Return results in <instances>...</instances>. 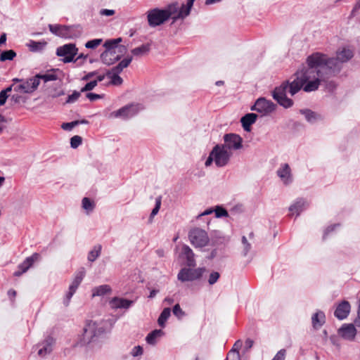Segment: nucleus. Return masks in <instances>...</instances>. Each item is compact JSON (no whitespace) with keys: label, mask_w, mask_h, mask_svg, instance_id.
<instances>
[{"label":"nucleus","mask_w":360,"mask_h":360,"mask_svg":"<svg viewBox=\"0 0 360 360\" xmlns=\"http://www.w3.org/2000/svg\"><path fill=\"white\" fill-rule=\"evenodd\" d=\"M205 271V268L193 269L189 266L188 268L184 267L178 273L177 279L182 283L194 281L200 279Z\"/></svg>","instance_id":"nucleus-6"},{"label":"nucleus","mask_w":360,"mask_h":360,"mask_svg":"<svg viewBox=\"0 0 360 360\" xmlns=\"http://www.w3.org/2000/svg\"><path fill=\"white\" fill-rule=\"evenodd\" d=\"M150 51L149 44H143L131 50V53L136 57H142L146 55Z\"/></svg>","instance_id":"nucleus-30"},{"label":"nucleus","mask_w":360,"mask_h":360,"mask_svg":"<svg viewBox=\"0 0 360 360\" xmlns=\"http://www.w3.org/2000/svg\"><path fill=\"white\" fill-rule=\"evenodd\" d=\"M91 291L92 297L103 296L105 295L110 294L112 289L109 285H101L94 287Z\"/></svg>","instance_id":"nucleus-27"},{"label":"nucleus","mask_w":360,"mask_h":360,"mask_svg":"<svg viewBox=\"0 0 360 360\" xmlns=\"http://www.w3.org/2000/svg\"><path fill=\"white\" fill-rule=\"evenodd\" d=\"M8 98V94H5V91L0 92V105H2L5 104L6 99Z\"/></svg>","instance_id":"nucleus-55"},{"label":"nucleus","mask_w":360,"mask_h":360,"mask_svg":"<svg viewBox=\"0 0 360 360\" xmlns=\"http://www.w3.org/2000/svg\"><path fill=\"white\" fill-rule=\"evenodd\" d=\"M307 206V203L305 200L303 199H299L290 207L289 210L292 215L295 214L297 216H298L300 212L306 208Z\"/></svg>","instance_id":"nucleus-21"},{"label":"nucleus","mask_w":360,"mask_h":360,"mask_svg":"<svg viewBox=\"0 0 360 360\" xmlns=\"http://www.w3.org/2000/svg\"><path fill=\"white\" fill-rule=\"evenodd\" d=\"M277 174L285 184L292 182L290 169L288 164H285L281 169H278Z\"/></svg>","instance_id":"nucleus-20"},{"label":"nucleus","mask_w":360,"mask_h":360,"mask_svg":"<svg viewBox=\"0 0 360 360\" xmlns=\"http://www.w3.org/2000/svg\"><path fill=\"white\" fill-rule=\"evenodd\" d=\"M258 117L257 114L255 113H248L240 119V122L243 128L246 131H250L251 129V125L254 124Z\"/></svg>","instance_id":"nucleus-19"},{"label":"nucleus","mask_w":360,"mask_h":360,"mask_svg":"<svg viewBox=\"0 0 360 360\" xmlns=\"http://www.w3.org/2000/svg\"><path fill=\"white\" fill-rule=\"evenodd\" d=\"M142 354H143V348L141 346H136L131 351V356H133L134 357L141 356V355H142Z\"/></svg>","instance_id":"nucleus-50"},{"label":"nucleus","mask_w":360,"mask_h":360,"mask_svg":"<svg viewBox=\"0 0 360 360\" xmlns=\"http://www.w3.org/2000/svg\"><path fill=\"white\" fill-rule=\"evenodd\" d=\"M179 257L185 260L186 265L189 267H193L196 264L195 255L193 250L186 245L181 247Z\"/></svg>","instance_id":"nucleus-14"},{"label":"nucleus","mask_w":360,"mask_h":360,"mask_svg":"<svg viewBox=\"0 0 360 360\" xmlns=\"http://www.w3.org/2000/svg\"><path fill=\"white\" fill-rule=\"evenodd\" d=\"M221 145L233 153L234 150L243 148V139L236 134H226L224 136V143Z\"/></svg>","instance_id":"nucleus-10"},{"label":"nucleus","mask_w":360,"mask_h":360,"mask_svg":"<svg viewBox=\"0 0 360 360\" xmlns=\"http://www.w3.org/2000/svg\"><path fill=\"white\" fill-rule=\"evenodd\" d=\"M160 205H161V197H158L155 200V206L153 209V210L150 213V217H153L158 213L159 210L160 208Z\"/></svg>","instance_id":"nucleus-43"},{"label":"nucleus","mask_w":360,"mask_h":360,"mask_svg":"<svg viewBox=\"0 0 360 360\" xmlns=\"http://www.w3.org/2000/svg\"><path fill=\"white\" fill-rule=\"evenodd\" d=\"M300 112L301 114H302L305 116L306 120L309 122L312 123V122H315L319 117V115L316 113H315L314 112H312L310 110H300Z\"/></svg>","instance_id":"nucleus-36"},{"label":"nucleus","mask_w":360,"mask_h":360,"mask_svg":"<svg viewBox=\"0 0 360 360\" xmlns=\"http://www.w3.org/2000/svg\"><path fill=\"white\" fill-rule=\"evenodd\" d=\"M97 86V81H91L87 83L83 88H82L81 91H89L94 89Z\"/></svg>","instance_id":"nucleus-47"},{"label":"nucleus","mask_w":360,"mask_h":360,"mask_svg":"<svg viewBox=\"0 0 360 360\" xmlns=\"http://www.w3.org/2000/svg\"><path fill=\"white\" fill-rule=\"evenodd\" d=\"M6 41V34L5 33H4L0 37V46L5 44Z\"/></svg>","instance_id":"nucleus-63"},{"label":"nucleus","mask_w":360,"mask_h":360,"mask_svg":"<svg viewBox=\"0 0 360 360\" xmlns=\"http://www.w3.org/2000/svg\"><path fill=\"white\" fill-rule=\"evenodd\" d=\"M195 0H187V3L186 5H184V6L186 7V8H188V11L190 13L191 12V9L193 5V2H194Z\"/></svg>","instance_id":"nucleus-60"},{"label":"nucleus","mask_w":360,"mask_h":360,"mask_svg":"<svg viewBox=\"0 0 360 360\" xmlns=\"http://www.w3.org/2000/svg\"><path fill=\"white\" fill-rule=\"evenodd\" d=\"M158 292V290H152L150 291V295H149V296H148V297H149L150 298H153V297H154L156 295V294H157Z\"/></svg>","instance_id":"nucleus-64"},{"label":"nucleus","mask_w":360,"mask_h":360,"mask_svg":"<svg viewBox=\"0 0 360 360\" xmlns=\"http://www.w3.org/2000/svg\"><path fill=\"white\" fill-rule=\"evenodd\" d=\"M103 333V329L99 327L97 322L90 321L84 328L83 333L79 341L80 345H88L94 338Z\"/></svg>","instance_id":"nucleus-4"},{"label":"nucleus","mask_w":360,"mask_h":360,"mask_svg":"<svg viewBox=\"0 0 360 360\" xmlns=\"http://www.w3.org/2000/svg\"><path fill=\"white\" fill-rule=\"evenodd\" d=\"M216 217L219 218L222 217H228V212L220 206H217L214 209Z\"/></svg>","instance_id":"nucleus-42"},{"label":"nucleus","mask_w":360,"mask_h":360,"mask_svg":"<svg viewBox=\"0 0 360 360\" xmlns=\"http://www.w3.org/2000/svg\"><path fill=\"white\" fill-rule=\"evenodd\" d=\"M86 274V270L84 267L80 268L75 274V277L70 287L75 290L77 289Z\"/></svg>","instance_id":"nucleus-26"},{"label":"nucleus","mask_w":360,"mask_h":360,"mask_svg":"<svg viewBox=\"0 0 360 360\" xmlns=\"http://www.w3.org/2000/svg\"><path fill=\"white\" fill-rule=\"evenodd\" d=\"M286 356V350L284 349H281L277 352L271 360H285Z\"/></svg>","instance_id":"nucleus-48"},{"label":"nucleus","mask_w":360,"mask_h":360,"mask_svg":"<svg viewBox=\"0 0 360 360\" xmlns=\"http://www.w3.org/2000/svg\"><path fill=\"white\" fill-rule=\"evenodd\" d=\"M16 56V53L13 50H8L3 51L0 55V60H11Z\"/></svg>","instance_id":"nucleus-38"},{"label":"nucleus","mask_w":360,"mask_h":360,"mask_svg":"<svg viewBox=\"0 0 360 360\" xmlns=\"http://www.w3.org/2000/svg\"><path fill=\"white\" fill-rule=\"evenodd\" d=\"M354 323L356 326L360 327V309L359 308H358L357 317L355 319Z\"/></svg>","instance_id":"nucleus-61"},{"label":"nucleus","mask_w":360,"mask_h":360,"mask_svg":"<svg viewBox=\"0 0 360 360\" xmlns=\"http://www.w3.org/2000/svg\"><path fill=\"white\" fill-rule=\"evenodd\" d=\"M167 20L172 18L174 21L184 19L189 15L188 8L184 4L180 6L177 2L172 3L164 8Z\"/></svg>","instance_id":"nucleus-5"},{"label":"nucleus","mask_w":360,"mask_h":360,"mask_svg":"<svg viewBox=\"0 0 360 360\" xmlns=\"http://www.w3.org/2000/svg\"><path fill=\"white\" fill-rule=\"evenodd\" d=\"M77 290L72 288L69 287V290L66 295L65 300L64 301V303L66 306H68L70 303V299L74 295V293L76 292Z\"/></svg>","instance_id":"nucleus-49"},{"label":"nucleus","mask_w":360,"mask_h":360,"mask_svg":"<svg viewBox=\"0 0 360 360\" xmlns=\"http://www.w3.org/2000/svg\"><path fill=\"white\" fill-rule=\"evenodd\" d=\"M170 314H171V310L169 308L167 307L163 309V311L160 314V315L158 318V324L160 326H162V327L165 326V323L167 321V320L168 319V318L169 317Z\"/></svg>","instance_id":"nucleus-34"},{"label":"nucleus","mask_w":360,"mask_h":360,"mask_svg":"<svg viewBox=\"0 0 360 360\" xmlns=\"http://www.w3.org/2000/svg\"><path fill=\"white\" fill-rule=\"evenodd\" d=\"M141 109V106L138 104L127 105L117 110L110 112L108 115V118L128 119L136 115Z\"/></svg>","instance_id":"nucleus-7"},{"label":"nucleus","mask_w":360,"mask_h":360,"mask_svg":"<svg viewBox=\"0 0 360 360\" xmlns=\"http://www.w3.org/2000/svg\"><path fill=\"white\" fill-rule=\"evenodd\" d=\"M120 73H116L112 71L107 72V76L111 79V84L113 85H120L123 82L122 77L119 76Z\"/></svg>","instance_id":"nucleus-37"},{"label":"nucleus","mask_w":360,"mask_h":360,"mask_svg":"<svg viewBox=\"0 0 360 360\" xmlns=\"http://www.w3.org/2000/svg\"><path fill=\"white\" fill-rule=\"evenodd\" d=\"M213 212H214V210H213V209H212V208L207 209V210H205L203 212H202L201 214H200L198 216V218L201 217H202V216H205V215L210 214H212Z\"/></svg>","instance_id":"nucleus-59"},{"label":"nucleus","mask_w":360,"mask_h":360,"mask_svg":"<svg viewBox=\"0 0 360 360\" xmlns=\"http://www.w3.org/2000/svg\"><path fill=\"white\" fill-rule=\"evenodd\" d=\"M86 96L87 98H89L91 101H96L97 99L102 98L101 95L94 94V93H88V94H86Z\"/></svg>","instance_id":"nucleus-53"},{"label":"nucleus","mask_w":360,"mask_h":360,"mask_svg":"<svg viewBox=\"0 0 360 360\" xmlns=\"http://www.w3.org/2000/svg\"><path fill=\"white\" fill-rule=\"evenodd\" d=\"M359 12H360V2L355 6L354 9L352 10V14L353 15H355L356 13Z\"/></svg>","instance_id":"nucleus-62"},{"label":"nucleus","mask_w":360,"mask_h":360,"mask_svg":"<svg viewBox=\"0 0 360 360\" xmlns=\"http://www.w3.org/2000/svg\"><path fill=\"white\" fill-rule=\"evenodd\" d=\"M132 300H129L124 298L115 297L110 300L109 305L112 309H129L133 304Z\"/></svg>","instance_id":"nucleus-16"},{"label":"nucleus","mask_w":360,"mask_h":360,"mask_svg":"<svg viewBox=\"0 0 360 360\" xmlns=\"http://www.w3.org/2000/svg\"><path fill=\"white\" fill-rule=\"evenodd\" d=\"M242 345H243V342L241 340H239L236 341L235 342V344L233 345L232 349L229 352L239 353V350L242 347Z\"/></svg>","instance_id":"nucleus-51"},{"label":"nucleus","mask_w":360,"mask_h":360,"mask_svg":"<svg viewBox=\"0 0 360 360\" xmlns=\"http://www.w3.org/2000/svg\"><path fill=\"white\" fill-rule=\"evenodd\" d=\"M220 275L217 271L212 272L208 278V283L210 285L214 284L219 279Z\"/></svg>","instance_id":"nucleus-45"},{"label":"nucleus","mask_w":360,"mask_h":360,"mask_svg":"<svg viewBox=\"0 0 360 360\" xmlns=\"http://www.w3.org/2000/svg\"><path fill=\"white\" fill-rule=\"evenodd\" d=\"M78 49L73 44H65L57 49L56 54L60 57H63L64 63H70L73 61L75 56L77 53Z\"/></svg>","instance_id":"nucleus-11"},{"label":"nucleus","mask_w":360,"mask_h":360,"mask_svg":"<svg viewBox=\"0 0 360 360\" xmlns=\"http://www.w3.org/2000/svg\"><path fill=\"white\" fill-rule=\"evenodd\" d=\"M49 27L51 32L58 37H67L68 36V28L66 26L60 25H49Z\"/></svg>","instance_id":"nucleus-23"},{"label":"nucleus","mask_w":360,"mask_h":360,"mask_svg":"<svg viewBox=\"0 0 360 360\" xmlns=\"http://www.w3.org/2000/svg\"><path fill=\"white\" fill-rule=\"evenodd\" d=\"M338 224H334L333 226H328L325 232H324V235H323V238H326V236L330 232V231H333L335 229V226H337Z\"/></svg>","instance_id":"nucleus-58"},{"label":"nucleus","mask_w":360,"mask_h":360,"mask_svg":"<svg viewBox=\"0 0 360 360\" xmlns=\"http://www.w3.org/2000/svg\"><path fill=\"white\" fill-rule=\"evenodd\" d=\"M339 335L345 340H353L356 330L353 324H344L338 330Z\"/></svg>","instance_id":"nucleus-17"},{"label":"nucleus","mask_w":360,"mask_h":360,"mask_svg":"<svg viewBox=\"0 0 360 360\" xmlns=\"http://www.w3.org/2000/svg\"><path fill=\"white\" fill-rule=\"evenodd\" d=\"M79 96L80 93L79 91H75L71 95L68 96L66 103H72L75 102L79 98Z\"/></svg>","instance_id":"nucleus-46"},{"label":"nucleus","mask_w":360,"mask_h":360,"mask_svg":"<svg viewBox=\"0 0 360 360\" xmlns=\"http://www.w3.org/2000/svg\"><path fill=\"white\" fill-rule=\"evenodd\" d=\"M226 360H240L239 353L229 352Z\"/></svg>","instance_id":"nucleus-52"},{"label":"nucleus","mask_w":360,"mask_h":360,"mask_svg":"<svg viewBox=\"0 0 360 360\" xmlns=\"http://www.w3.org/2000/svg\"><path fill=\"white\" fill-rule=\"evenodd\" d=\"M131 60H132V56H128V57L125 58L124 59H123L122 60H121L117 65L112 68L110 71L116 72V73H120L124 68H126L127 67L129 66V65L130 64Z\"/></svg>","instance_id":"nucleus-29"},{"label":"nucleus","mask_w":360,"mask_h":360,"mask_svg":"<svg viewBox=\"0 0 360 360\" xmlns=\"http://www.w3.org/2000/svg\"><path fill=\"white\" fill-rule=\"evenodd\" d=\"M251 249V244L248 242L245 236H243L241 239L240 252L243 256H247Z\"/></svg>","instance_id":"nucleus-35"},{"label":"nucleus","mask_w":360,"mask_h":360,"mask_svg":"<svg viewBox=\"0 0 360 360\" xmlns=\"http://www.w3.org/2000/svg\"><path fill=\"white\" fill-rule=\"evenodd\" d=\"M146 16L148 25L151 27L161 25L167 20L164 9L158 8L148 10Z\"/></svg>","instance_id":"nucleus-9"},{"label":"nucleus","mask_w":360,"mask_h":360,"mask_svg":"<svg viewBox=\"0 0 360 360\" xmlns=\"http://www.w3.org/2000/svg\"><path fill=\"white\" fill-rule=\"evenodd\" d=\"M173 314L178 317L179 319H181L184 316V311L181 309L180 307V305L179 304H176L173 307Z\"/></svg>","instance_id":"nucleus-44"},{"label":"nucleus","mask_w":360,"mask_h":360,"mask_svg":"<svg viewBox=\"0 0 360 360\" xmlns=\"http://www.w3.org/2000/svg\"><path fill=\"white\" fill-rule=\"evenodd\" d=\"M253 340L247 339L245 342V351L248 352L253 346Z\"/></svg>","instance_id":"nucleus-56"},{"label":"nucleus","mask_w":360,"mask_h":360,"mask_svg":"<svg viewBox=\"0 0 360 360\" xmlns=\"http://www.w3.org/2000/svg\"><path fill=\"white\" fill-rule=\"evenodd\" d=\"M82 142V139L78 135H75L70 139V146L72 148H77Z\"/></svg>","instance_id":"nucleus-41"},{"label":"nucleus","mask_w":360,"mask_h":360,"mask_svg":"<svg viewBox=\"0 0 360 360\" xmlns=\"http://www.w3.org/2000/svg\"><path fill=\"white\" fill-rule=\"evenodd\" d=\"M82 207L84 210H85L87 214H89L90 212H91L94 207L95 204L94 201L91 200L88 198H84L82 201Z\"/></svg>","instance_id":"nucleus-33"},{"label":"nucleus","mask_w":360,"mask_h":360,"mask_svg":"<svg viewBox=\"0 0 360 360\" xmlns=\"http://www.w3.org/2000/svg\"><path fill=\"white\" fill-rule=\"evenodd\" d=\"M122 39L119 37L107 40L104 46L105 51L101 55V58L103 63L110 65L120 60L124 56L127 49L125 46L120 45Z\"/></svg>","instance_id":"nucleus-2"},{"label":"nucleus","mask_w":360,"mask_h":360,"mask_svg":"<svg viewBox=\"0 0 360 360\" xmlns=\"http://www.w3.org/2000/svg\"><path fill=\"white\" fill-rule=\"evenodd\" d=\"M103 40L101 39H94L90 41H88L85 44V47L87 49H96L97 46H98L101 43Z\"/></svg>","instance_id":"nucleus-40"},{"label":"nucleus","mask_w":360,"mask_h":360,"mask_svg":"<svg viewBox=\"0 0 360 360\" xmlns=\"http://www.w3.org/2000/svg\"><path fill=\"white\" fill-rule=\"evenodd\" d=\"M250 109L257 112L261 117L266 116L270 113V102L264 98H259Z\"/></svg>","instance_id":"nucleus-13"},{"label":"nucleus","mask_w":360,"mask_h":360,"mask_svg":"<svg viewBox=\"0 0 360 360\" xmlns=\"http://www.w3.org/2000/svg\"><path fill=\"white\" fill-rule=\"evenodd\" d=\"M326 316L323 311H319L311 317L313 327L316 329L321 328L325 323Z\"/></svg>","instance_id":"nucleus-24"},{"label":"nucleus","mask_w":360,"mask_h":360,"mask_svg":"<svg viewBox=\"0 0 360 360\" xmlns=\"http://www.w3.org/2000/svg\"><path fill=\"white\" fill-rule=\"evenodd\" d=\"M40 256L37 253H34L32 256L27 257L22 264L18 266L19 269H22V272H26L33 264L39 260Z\"/></svg>","instance_id":"nucleus-22"},{"label":"nucleus","mask_w":360,"mask_h":360,"mask_svg":"<svg viewBox=\"0 0 360 360\" xmlns=\"http://www.w3.org/2000/svg\"><path fill=\"white\" fill-rule=\"evenodd\" d=\"M60 75V71L58 70H54L51 72H48L46 74L44 75H37V76H39V81L40 82L41 79L44 80V82H47L49 81H55L59 79Z\"/></svg>","instance_id":"nucleus-25"},{"label":"nucleus","mask_w":360,"mask_h":360,"mask_svg":"<svg viewBox=\"0 0 360 360\" xmlns=\"http://www.w3.org/2000/svg\"><path fill=\"white\" fill-rule=\"evenodd\" d=\"M87 123H88V121L86 120H82L81 121L76 120V121H73L71 122L63 123L62 124V128L64 130L70 131L73 127L77 126L79 124H87Z\"/></svg>","instance_id":"nucleus-39"},{"label":"nucleus","mask_w":360,"mask_h":360,"mask_svg":"<svg viewBox=\"0 0 360 360\" xmlns=\"http://www.w3.org/2000/svg\"><path fill=\"white\" fill-rule=\"evenodd\" d=\"M188 237L191 243L195 248L205 247L210 242L207 232L199 228L191 230Z\"/></svg>","instance_id":"nucleus-8"},{"label":"nucleus","mask_w":360,"mask_h":360,"mask_svg":"<svg viewBox=\"0 0 360 360\" xmlns=\"http://www.w3.org/2000/svg\"><path fill=\"white\" fill-rule=\"evenodd\" d=\"M100 14L105 16H111L115 14V11L112 9H101Z\"/></svg>","instance_id":"nucleus-54"},{"label":"nucleus","mask_w":360,"mask_h":360,"mask_svg":"<svg viewBox=\"0 0 360 360\" xmlns=\"http://www.w3.org/2000/svg\"><path fill=\"white\" fill-rule=\"evenodd\" d=\"M353 56L354 51L349 46L340 47L336 51L335 57L333 58L319 52L312 53L307 58V66H303L296 72V78L292 82L285 81L276 88L272 93L273 98L285 108L291 107L293 101L287 98V92L294 96L302 87L306 92L318 89L321 82H327L328 79L338 74L342 65Z\"/></svg>","instance_id":"nucleus-1"},{"label":"nucleus","mask_w":360,"mask_h":360,"mask_svg":"<svg viewBox=\"0 0 360 360\" xmlns=\"http://www.w3.org/2000/svg\"><path fill=\"white\" fill-rule=\"evenodd\" d=\"M163 335L164 332L162 330L156 329L146 336V340L149 345H154Z\"/></svg>","instance_id":"nucleus-28"},{"label":"nucleus","mask_w":360,"mask_h":360,"mask_svg":"<svg viewBox=\"0 0 360 360\" xmlns=\"http://www.w3.org/2000/svg\"><path fill=\"white\" fill-rule=\"evenodd\" d=\"M46 45V41H35L33 40H30L29 41V42L27 43V46L31 51L33 52L39 51L42 50Z\"/></svg>","instance_id":"nucleus-31"},{"label":"nucleus","mask_w":360,"mask_h":360,"mask_svg":"<svg viewBox=\"0 0 360 360\" xmlns=\"http://www.w3.org/2000/svg\"><path fill=\"white\" fill-rule=\"evenodd\" d=\"M96 74H97V72L96 71L89 72L88 74L84 75L82 79L84 81H87V80L90 79L91 77H93L94 76H95Z\"/></svg>","instance_id":"nucleus-57"},{"label":"nucleus","mask_w":360,"mask_h":360,"mask_svg":"<svg viewBox=\"0 0 360 360\" xmlns=\"http://www.w3.org/2000/svg\"><path fill=\"white\" fill-rule=\"evenodd\" d=\"M54 342L55 341L53 338L47 337L41 343L38 344L36 347L39 348V356L44 357L49 354L53 350Z\"/></svg>","instance_id":"nucleus-15"},{"label":"nucleus","mask_w":360,"mask_h":360,"mask_svg":"<svg viewBox=\"0 0 360 360\" xmlns=\"http://www.w3.org/2000/svg\"><path fill=\"white\" fill-rule=\"evenodd\" d=\"M232 156L233 153L228 151L221 144H217L210 153L205 165L209 167L214 162L217 167H223L229 163Z\"/></svg>","instance_id":"nucleus-3"},{"label":"nucleus","mask_w":360,"mask_h":360,"mask_svg":"<svg viewBox=\"0 0 360 360\" xmlns=\"http://www.w3.org/2000/svg\"><path fill=\"white\" fill-rule=\"evenodd\" d=\"M101 245H97L88 254V260L89 262H94L101 255Z\"/></svg>","instance_id":"nucleus-32"},{"label":"nucleus","mask_w":360,"mask_h":360,"mask_svg":"<svg viewBox=\"0 0 360 360\" xmlns=\"http://www.w3.org/2000/svg\"><path fill=\"white\" fill-rule=\"evenodd\" d=\"M350 309L351 306L349 302L344 300L338 305L334 312V315L339 320H343L349 315Z\"/></svg>","instance_id":"nucleus-18"},{"label":"nucleus","mask_w":360,"mask_h":360,"mask_svg":"<svg viewBox=\"0 0 360 360\" xmlns=\"http://www.w3.org/2000/svg\"><path fill=\"white\" fill-rule=\"evenodd\" d=\"M39 76L35 75L27 80L22 81L18 85L15 90L16 91L25 94H30L34 92L39 85Z\"/></svg>","instance_id":"nucleus-12"}]
</instances>
